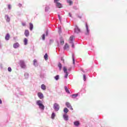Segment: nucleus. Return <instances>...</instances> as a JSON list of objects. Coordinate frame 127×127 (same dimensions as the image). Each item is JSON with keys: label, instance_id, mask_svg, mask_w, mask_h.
Listing matches in <instances>:
<instances>
[{"label": "nucleus", "instance_id": "nucleus-1", "mask_svg": "<svg viewBox=\"0 0 127 127\" xmlns=\"http://www.w3.org/2000/svg\"><path fill=\"white\" fill-rule=\"evenodd\" d=\"M37 105H38V106H39L40 108H41V110H44V105L42 104L41 100H38L37 101Z\"/></svg>", "mask_w": 127, "mask_h": 127}, {"label": "nucleus", "instance_id": "nucleus-2", "mask_svg": "<svg viewBox=\"0 0 127 127\" xmlns=\"http://www.w3.org/2000/svg\"><path fill=\"white\" fill-rule=\"evenodd\" d=\"M54 109L56 111H59V109H60V106H59V104L57 103H55L54 104Z\"/></svg>", "mask_w": 127, "mask_h": 127}, {"label": "nucleus", "instance_id": "nucleus-3", "mask_svg": "<svg viewBox=\"0 0 127 127\" xmlns=\"http://www.w3.org/2000/svg\"><path fill=\"white\" fill-rule=\"evenodd\" d=\"M64 72L65 73L64 78H67L68 77V72L67 71V68L65 66L64 67Z\"/></svg>", "mask_w": 127, "mask_h": 127}, {"label": "nucleus", "instance_id": "nucleus-4", "mask_svg": "<svg viewBox=\"0 0 127 127\" xmlns=\"http://www.w3.org/2000/svg\"><path fill=\"white\" fill-rule=\"evenodd\" d=\"M65 105L68 109H70L71 111H73V108H72V106H71V104L69 102H66L65 103Z\"/></svg>", "mask_w": 127, "mask_h": 127}, {"label": "nucleus", "instance_id": "nucleus-5", "mask_svg": "<svg viewBox=\"0 0 127 127\" xmlns=\"http://www.w3.org/2000/svg\"><path fill=\"white\" fill-rule=\"evenodd\" d=\"M74 31L76 33H79V32H81V30L79 29V27H78L77 26H76L74 28Z\"/></svg>", "mask_w": 127, "mask_h": 127}, {"label": "nucleus", "instance_id": "nucleus-6", "mask_svg": "<svg viewBox=\"0 0 127 127\" xmlns=\"http://www.w3.org/2000/svg\"><path fill=\"white\" fill-rule=\"evenodd\" d=\"M20 64L22 68H25V64H24V62H23V61H20Z\"/></svg>", "mask_w": 127, "mask_h": 127}, {"label": "nucleus", "instance_id": "nucleus-7", "mask_svg": "<svg viewBox=\"0 0 127 127\" xmlns=\"http://www.w3.org/2000/svg\"><path fill=\"white\" fill-rule=\"evenodd\" d=\"M38 96L41 99H43V98H44V96H43V94H42V93L41 92L38 93Z\"/></svg>", "mask_w": 127, "mask_h": 127}, {"label": "nucleus", "instance_id": "nucleus-8", "mask_svg": "<svg viewBox=\"0 0 127 127\" xmlns=\"http://www.w3.org/2000/svg\"><path fill=\"white\" fill-rule=\"evenodd\" d=\"M5 18L6 21H7V22H9V21H10V18L8 16V15H5Z\"/></svg>", "mask_w": 127, "mask_h": 127}, {"label": "nucleus", "instance_id": "nucleus-9", "mask_svg": "<svg viewBox=\"0 0 127 127\" xmlns=\"http://www.w3.org/2000/svg\"><path fill=\"white\" fill-rule=\"evenodd\" d=\"M24 34L26 37H28V36L29 35V31H28V30H25Z\"/></svg>", "mask_w": 127, "mask_h": 127}, {"label": "nucleus", "instance_id": "nucleus-10", "mask_svg": "<svg viewBox=\"0 0 127 127\" xmlns=\"http://www.w3.org/2000/svg\"><path fill=\"white\" fill-rule=\"evenodd\" d=\"M56 3L57 7L59 8H62V4H61V3L58 2Z\"/></svg>", "mask_w": 127, "mask_h": 127}, {"label": "nucleus", "instance_id": "nucleus-11", "mask_svg": "<svg viewBox=\"0 0 127 127\" xmlns=\"http://www.w3.org/2000/svg\"><path fill=\"white\" fill-rule=\"evenodd\" d=\"M14 48H18L19 47V44L18 43H16L13 44Z\"/></svg>", "mask_w": 127, "mask_h": 127}, {"label": "nucleus", "instance_id": "nucleus-12", "mask_svg": "<svg viewBox=\"0 0 127 127\" xmlns=\"http://www.w3.org/2000/svg\"><path fill=\"white\" fill-rule=\"evenodd\" d=\"M74 39V36H71L69 38V43H73V40Z\"/></svg>", "mask_w": 127, "mask_h": 127}, {"label": "nucleus", "instance_id": "nucleus-13", "mask_svg": "<svg viewBox=\"0 0 127 127\" xmlns=\"http://www.w3.org/2000/svg\"><path fill=\"white\" fill-rule=\"evenodd\" d=\"M10 37V36L9 35V34H7L5 37V39L6 40H9Z\"/></svg>", "mask_w": 127, "mask_h": 127}, {"label": "nucleus", "instance_id": "nucleus-14", "mask_svg": "<svg viewBox=\"0 0 127 127\" xmlns=\"http://www.w3.org/2000/svg\"><path fill=\"white\" fill-rule=\"evenodd\" d=\"M73 124L75 126V127H78L80 125V122H79V121H75L74 122Z\"/></svg>", "mask_w": 127, "mask_h": 127}, {"label": "nucleus", "instance_id": "nucleus-15", "mask_svg": "<svg viewBox=\"0 0 127 127\" xmlns=\"http://www.w3.org/2000/svg\"><path fill=\"white\" fill-rule=\"evenodd\" d=\"M69 47V45H68V44H65L64 48V50H67V49H68Z\"/></svg>", "mask_w": 127, "mask_h": 127}, {"label": "nucleus", "instance_id": "nucleus-16", "mask_svg": "<svg viewBox=\"0 0 127 127\" xmlns=\"http://www.w3.org/2000/svg\"><path fill=\"white\" fill-rule=\"evenodd\" d=\"M64 121H68V115L64 114L63 116Z\"/></svg>", "mask_w": 127, "mask_h": 127}, {"label": "nucleus", "instance_id": "nucleus-17", "mask_svg": "<svg viewBox=\"0 0 127 127\" xmlns=\"http://www.w3.org/2000/svg\"><path fill=\"white\" fill-rule=\"evenodd\" d=\"M41 88L44 91L46 90V86H45V85H44V84H42Z\"/></svg>", "mask_w": 127, "mask_h": 127}, {"label": "nucleus", "instance_id": "nucleus-18", "mask_svg": "<svg viewBox=\"0 0 127 127\" xmlns=\"http://www.w3.org/2000/svg\"><path fill=\"white\" fill-rule=\"evenodd\" d=\"M86 28L87 33H86V35L89 34V27L88 26V24H86Z\"/></svg>", "mask_w": 127, "mask_h": 127}, {"label": "nucleus", "instance_id": "nucleus-19", "mask_svg": "<svg viewBox=\"0 0 127 127\" xmlns=\"http://www.w3.org/2000/svg\"><path fill=\"white\" fill-rule=\"evenodd\" d=\"M66 2L67 3H69V5H72V4H73V1L70 0H67Z\"/></svg>", "mask_w": 127, "mask_h": 127}, {"label": "nucleus", "instance_id": "nucleus-20", "mask_svg": "<svg viewBox=\"0 0 127 127\" xmlns=\"http://www.w3.org/2000/svg\"><path fill=\"white\" fill-rule=\"evenodd\" d=\"M64 112L65 113V114H67V113L69 112V110L67 108H64Z\"/></svg>", "mask_w": 127, "mask_h": 127}, {"label": "nucleus", "instance_id": "nucleus-21", "mask_svg": "<svg viewBox=\"0 0 127 127\" xmlns=\"http://www.w3.org/2000/svg\"><path fill=\"white\" fill-rule=\"evenodd\" d=\"M64 89L65 90V92L67 93V94H70V91H69V89L67 88V86H64Z\"/></svg>", "mask_w": 127, "mask_h": 127}, {"label": "nucleus", "instance_id": "nucleus-22", "mask_svg": "<svg viewBox=\"0 0 127 127\" xmlns=\"http://www.w3.org/2000/svg\"><path fill=\"white\" fill-rule=\"evenodd\" d=\"M30 30H32L33 29V24L32 23H30Z\"/></svg>", "mask_w": 127, "mask_h": 127}, {"label": "nucleus", "instance_id": "nucleus-23", "mask_svg": "<svg viewBox=\"0 0 127 127\" xmlns=\"http://www.w3.org/2000/svg\"><path fill=\"white\" fill-rule=\"evenodd\" d=\"M28 41L27 40V39H26V38H25L24 39V43L25 45H27Z\"/></svg>", "mask_w": 127, "mask_h": 127}, {"label": "nucleus", "instance_id": "nucleus-24", "mask_svg": "<svg viewBox=\"0 0 127 127\" xmlns=\"http://www.w3.org/2000/svg\"><path fill=\"white\" fill-rule=\"evenodd\" d=\"M44 58H45V60H48V55H47V54H45V56H44Z\"/></svg>", "mask_w": 127, "mask_h": 127}, {"label": "nucleus", "instance_id": "nucleus-25", "mask_svg": "<svg viewBox=\"0 0 127 127\" xmlns=\"http://www.w3.org/2000/svg\"><path fill=\"white\" fill-rule=\"evenodd\" d=\"M51 118L53 120H54L55 118V113H53L52 114V116H51Z\"/></svg>", "mask_w": 127, "mask_h": 127}, {"label": "nucleus", "instance_id": "nucleus-26", "mask_svg": "<svg viewBox=\"0 0 127 127\" xmlns=\"http://www.w3.org/2000/svg\"><path fill=\"white\" fill-rule=\"evenodd\" d=\"M33 63H34V66H36V65H37V61L36 60H34L33 61Z\"/></svg>", "mask_w": 127, "mask_h": 127}, {"label": "nucleus", "instance_id": "nucleus-27", "mask_svg": "<svg viewBox=\"0 0 127 127\" xmlns=\"http://www.w3.org/2000/svg\"><path fill=\"white\" fill-rule=\"evenodd\" d=\"M72 61H73V64L75 65V57L74 55H72Z\"/></svg>", "mask_w": 127, "mask_h": 127}, {"label": "nucleus", "instance_id": "nucleus-28", "mask_svg": "<svg viewBox=\"0 0 127 127\" xmlns=\"http://www.w3.org/2000/svg\"><path fill=\"white\" fill-rule=\"evenodd\" d=\"M55 80H56L57 81H58V80H59V75H57L55 77Z\"/></svg>", "mask_w": 127, "mask_h": 127}, {"label": "nucleus", "instance_id": "nucleus-29", "mask_svg": "<svg viewBox=\"0 0 127 127\" xmlns=\"http://www.w3.org/2000/svg\"><path fill=\"white\" fill-rule=\"evenodd\" d=\"M58 67H59L60 70H61V68H62V64H61V63H59Z\"/></svg>", "mask_w": 127, "mask_h": 127}, {"label": "nucleus", "instance_id": "nucleus-30", "mask_svg": "<svg viewBox=\"0 0 127 127\" xmlns=\"http://www.w3.org/2000/svg\"><path fill=\"white\" fill-rule=\"evenodd\" d=\"M72 98H73V99H75V98H76V97H78V94H73L72 95Z\"/></svg>", "mask_w": 127, "mask_h": 127}, {"label": "nucleus", "instance_id": "nucleus-31", "mask_svg": "<svg viewBox=\"0 0 127 127\" xmlns=\"http://www.w3.org/2000/svg\"><path fill=\"white\" fill-rule=\"evenodd\" d=\"M82 16H83V14H82L81 15H78L77 16V17H78V18H80L81 19V18H82Z\"/></svg>", "mask_w": 127, "mask_h": 127}, {"label": "nucleus", "instance_id": "nucleus-32", "mask_svg": "<svg viewBox=\"0 0 127 127\" xmlns=\"http://www.w3.org/2000/svg\"><path fill=\"white\" fill-rule=\"evenodd\" d=\"M64 44V40H61V45H63Z\"/></svg>", "mask_w": 127, "mask_h": 127}, {"label": "nucleus", "instance_id": "nucleus-33", "mask_svg": "<svg viewBox=\"0 0 127 127\" xmlns=\"http://www.w3.org/2000/svg\"><path fill=\"white\" fill-rule=\"evenodd\" d=\"M42 39L43 40H45V34H43L42 35Z\"/></svg>", "mask_w": 127, "mask_h": 127}, {"label": "nucleus", "instance_id": "nucleus-34", "mask_svg": "<svg viewBox=\"0 0 127 127\" xmlns=\"http://www.w3.org/2000/svg\"><path fill=\"white\" fill-rule=\"evenodd\" d=\"M8 9H11V5L8 4Z\"/></svg>", "mask_w": 127, "mask_h": 127}, {"label": "nucleus", "instance_id": "nucleus-35", "mask_svg": "<svg viewBox=\"0 0 127 127\" xmlns=\"http://www.w3.org/2000/svg\"><path fill=\"white\" fill-rule=\"evenodd\" d=\"M49 10V7H46L45 11H48Z\"/></svg>", "mask_w": 127, "mask_h": 127}, {"label": "nucleus", "instance_id": "nucleus-36", "mask_svg": "<svg viewBox=\"0 0 127 127\" xmlns=\"http://www.w3.org/2000/svg\"><path fill=\"white\" fill-rule=\"evenodd\" d=\"M83 80L84 81H86V75L85 74H84L83 75Z\"/></svg>", "mask_w": 127, "mask_h": 127}, {"label": "nucleus", "instance_id": "nucleus-37", "mask_svg": "<svg viewBox=\"0 0 127 127\" xmlns=\"http://www.w3.org/2000/svg\"><path fill=\"white\" fill-rule=\"evenodd\" d=\"M8 71L9 72H11V67H8Z\"/></svg>", "mask_w": 127, "mask_h": 127}, {"label": "nucleus", "instance_id": "nucleus-38", "mask_svg": "<svg viewBox=\"0 0 127 127\" xmlns=\"http://www.w3.org/2000/svg\"><path fill=\"white\" fill-rule=\"evenodd\" d=\"M58 1H59V0H54L55 3H57V2H58Z\"/></svg>", "mask_w": 127, "mask_h": 127}, {"label": "nucleus", "instance_id": "nucleus-39", "mask_svg": "<svg viewBox=\"0 0 127 127\" xmlns=\"http://www.w3.org/2000/svg\"><path fill=\"white\" fill-rule=\"evenodd\" d=\"M22 25L23 26H25V25H26V24L25 23H22Z\"/></svg>", "mask_w": 127, "mask_h": 127}, {"label": "nucleus", "instance_id": "nucleus-40", "mask_svg": "<svg viewBox=\"0 0 127 127\" xmlns=\"http://www.w3.org/2000/svg\"><path fill=\"white\" fill-rule=\"evenodd\" d=\"M18 6H19V7H21V6H22V4H21V3H19Z\"/></svg>", "mask_w": 127, "mask_h": 127}, {"label": "nucleus", "instance_id": "nucleus-41", "mask_svg": "<svg viewBox=\"0 0 127 127\" xmlns=\"http://www.w3.org/2000/svg\"><path fill=\"white\" fill-rule=\"evenodd\" d=\"M58 16H59V19L60 20H61V17H60V15H58Z\"/></svg>", "mask_w": 127, "mask_h": 127}, {"label": "nucleus", "instance_id": "nucleus-42", "mask_svg": "<svg viewBox=\"0 0 127 127\" xmlns=\"http://www.w3.org/2000/svg\"><path fill=\"white\" fill-rule=\"evenodd\" d=\"M46 35L47 36V35H48V31H46Z\"/></svg>", "mask_w": 127, "mask_h": 127}, {"label": "nucleus", "instance_id": "nucleus-43", "mask_svg": "<svg viewBox=\"0 0 127 127\" xmlns=\"http://www.w3.org/2000/svg\"><path fill=\"white\" fill-rule=\"evenodd\" d=\"M2 104V101H1V99H0V104Z\"/></svg>", "mask_w": 127, "mask_h": 127}, {"label": "nucleus", "instance_id": "nucleus-44", "mask_svg": "<svg viewBox=\"0 0 127 127\" xmlns=\"http://www.w3.org/2000/svg\"><path fill=\"white\" fill-rule=\"evenodd\" d=\"M68 14H69V16H70V17H72V16L71 15V13H69Z\"/></svg>", "mask_w": 127, "mask_h": 127}, {"label": "nucleus", "instance_id": "nucleus-45", "mask_svg": "<svg viewBox=\"0 0 127 127\" xmlns=\"http://www.w3.org/2000/svg\"><path fill=\"white\" fill-rule=\"evenodd\" d=\"M71 44H72V47H74V44L72 43H71Z\"/></svg>", "mask_w": 127, "mask_h": 127}, {"label": "nucleus", "instance_id": "nucleus-46", "mask_svg": "<svg viewBox=\"0 0 127 127\" xmlns=\"http://www.w3.org/2000/svg\"><path fill=\"white\" fill-rule=\"evenodd\" d=\"M0 46H1V45H0Z\"/></svg>", "mask_w": 127, "mask_h": 127}]
</instances>
